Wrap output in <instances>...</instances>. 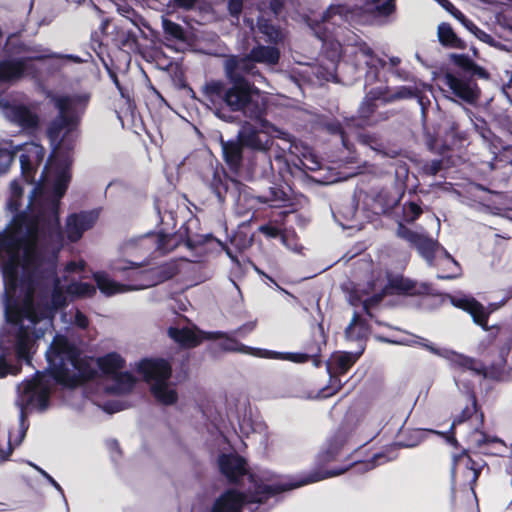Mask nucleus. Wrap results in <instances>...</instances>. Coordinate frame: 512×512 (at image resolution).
Segmentation results:
<instances>
[{
    "instance_id": "1",
    "label": "nucleus",
    "mask_w": 512,
    "mask_h": 512,
    "mask_svg": "<svg viewBox=\"0 0 512 512\" xmlns=\"http://www.w3.org/2000/svg\"><path fill=\"white\" fill-rule=\"evenodd\" d=\"M52 146L39 181L21 211L23 187L10 183L7 208L15 213L0 233V270L4 282L2 303L5 326L0 332V378L17 375L21 367L7 361L13 349L17 360L32 365L36 342L53 328L52 318L66 304L56 277L58 253L64 236L59 220L60 200L70 182L71 159L60 157L71 148L72 130H46Z\"/></svg>"
},
{
    "instance_id": "2",
    "label": "nucleus",
    "mask_w": 512,
    "mask_h": 512,
    "mask_svg": "<svg viewBox=\"0 0 512 512\" xmlns=\"http://www.w3.org/2000/svg\"><path fill=\"white\" fill-rule=\"evenodd\" d=\"M47 368L36 371L32 379L17 386L16 406L19 408V427L14 441L22 442L28 429L26 417L32 412H44L49 406L51 381L75 387L93 377L95 371L80 359L77 347L65 336L55 335L45 352Z\"/></svg>"
},
{
    "instance_id": "3",
    "label": "nucleus",
    "mask_w": 512,
    "mask_h": 512,
    "mask_svg": "<svg viewBox=\"0 0 512 512\" xmlns=\"http://www.w3.org/2000/svg\"><path fill=\"white\" fill-rule=\"evenodd\" d=\"M341 6H330L320 19H308V26L314 35L322 42V47L328 59L326 66L315 68L314 74L318 79L324 81H337V66L341 57L351 63L356 69L367 67L369 71L366 79L370 80L377 76L380 68L385 66V61L377 57L373 50L357 35L347 38L346 43L336 38L338 27L342 21Z\"/></svg>"
},
{
    "instance_id": "4",
    "label": "nucleus",
    "mask_w": 512,
    "mask_h": 512,
    "mask_svg": "<svg viewBox=\"0 0 512 512\" xmlns=\"http://www.w3.org/2000/svg\"><path fill=\"white\" fill-rule=\"evenodd\" d=\"M249 65L247 60H227L225 73L231 85L229 87L223 81L212 80L203 86V93L208 101L215 104L222 101L226 108H218L214 114L226 123H236L241 113L245 118L254 121L261 128H276L265 120V108L257 97L259 89L250 82L243 69Z\"/></svg>"
},
{
    "instance_id": "5",
    "label": "nucleus",
    "mask_w": 512,
    "mask_h": 512,
    "mask_svg": "<svg viewBox=\"0 0 512 512\" xmlns=\"http://www.w3.org/2000/svg\"><path fill=\"white\" fill-rule=\"evenodd\" d=\"M4 52L6 58L0 60V81L9 82L30 74L32 61H43L56 55L41 44L24 43L16 34L7 37Z\"/></svg>"
},
{
    "instance_id": "6",
    "label": "nucleus",
    "mask_w": 512,
    "mask_h": 512,
    "mask_svg": "<svg viewBox=\"0 0 512 512\" xmlns=\"http://www.w3.org/2000/svg\"><path fill=\"white\" fill-rule=\"evenodd\" d=\"M396 234L414 247L429 266L439 268V279H454L461 274L459 263L439 244L423 231H413L399 223Z\"/></svg>"
},
{
    "instance_id": "7",
    "label": "nucleus",
    "mask_w": 512,
    "mask_h": 512,
    "mask_svg": "<svg viewBox=\"0 0 512 512\" xmlns=\"http://www.w3.org/2000/svg\"><path fill=\"white\" fill-rule=\"evenodd\" d=\"M347 468L326 470L324 472L311 473L305 477L290 482H273V474L268 471H262L260 474H249L248 479L252 483L250 488L253 495L250 501L261 503L271 496L280 492L302 487L304 485L315 483L327 478L343 474Z\"/></svg>"
},
{
    "instance_id": "8",
    "label": "nucleus",
    "mask_w": 512,
    "mask_h": 512,
    "mask_svg": "<svg viewBox=\"0 0 512 512\" xmlns=\"http://www.w3.org/2000/svg\"><path fill=\"white\" fill-rule=\"evenodd\" d=\"M139 373L149 383L155 399L163 405L176 403L178 394L170 382L171 365L164 359H143L137 365Z\"/></svg>"
},
{
    "instance_id": "9",
    "label": "nucleus",
    "mask_w": 512,
    "mask_h": 512,
    "mask_svg": "<svg viewBox=\"0 0 512 512\" xmlns=\"http://www.w3.org/2000/svg\"><path fill=\"white\" fill-rule=\"evenodd\" d=\"M46 97L57 110V116L50 128L77 127L90 101V94L86 92L64 95L48 91Z\"/></svg>"
},
{
    "instance_id": "10",
    "label": "nucleus",
    "mask_w": 512,
    "mask_h": 512,
    "mask_svg": "<svg viewBox=\"0 0 512 512\" xmlns=\"http://www.w3.org/2000/svg\"><path fill=\"white\" fill-rule=\"evenodd\" d=\"M377 339L381 342L400 344V345H418L430 353L448 360L455 368H459L463 370V372L469 371L471 374H485L484 366L476 361L475 359L466 357L464 355L458 354L450 349L442 348L436 346L434 343L429 340L419 337L416 335L409 336L407 338L401 340H391L385 337L377 336Z\"/></svg>"
},
{
    "instance_id": "11",
    "label": "nucleus",
    "mask_w": 512,
    "mask_h": 512,
    "mask_svg": "<svg viewBox=\"0 0 512 512\" xmlns=\"http://www.w3.org/2000/svg\"><path fill=\"white\" fill-rule=\"evenodd\" d=\"M139 267L140 264L130 261L115 263L112 266V269L117 272H125L127 270H131L132 274L129 275V277L141 276L144 278L145 282L139 285L120 284L112 280L105 272L102 271L95 272L92 276L100 292L105 296L110 297L128 291L142 290L155 284L153 280H148L150 271H140Z\"/></svg>"
},
{
    "instance_id": "12",
    "label": "nucleus",
    "mask_w": 512,
    "mask_h": 512,
    "mask_svg": "<svg viewBox=\"0 0 512 512\" xmlns=\"http://www.w3.org/2000/svg\"><path fill=\"white\" fill-rule=\"evenodd\" d=\"M97 365L101 372L111 381V384H107L104 387L107 392L125 394L133 388L135 379L129 373L121 372L124 366V359L118 353L111 352L97 358Z\"/></svg>"
},
{
    "instance_id": "13",
    "label": "nucleus",
    "mask_w": 512,
    "mask_h": 512,
    "mask_svg": "<svg viewBox=\"0 0 512 512\" xmlns=\"http://www.w3.org/2000/svg\"><path fill=\"white\" fill-rule=\"evenodd\" d=\"M0 109L4 117L12 124L21 128H38L39 103L28 99L7 100L0 95Z\"/></svg>"
},
{
    "instance_id": "14",
    "label": "nucleus",
    "mask_w": 512,
    "mask_h": 512,
    "mask_svg": "<svg viewBox=\"0 0 512 512\" xmlns=\"http://www.w3.org/2000/svg\"><path fill=\"white\" fill-rule=\"evenodd\" d=\"M443 91L453 100L474 105L480 97V89L471 77L464 73L448 72L442 78Z\"/></svg>"
},
{
    "instance_id": "15",
    "label": "nucleus",
    "mask_w": 512,
    "mask_h": 512,
    "mask_svg": "<svg viewBox=\"0 0 512 512\" xmlns=\"http://www.w3.org/2000/svg\"><path fill=\"white\" fill-rule=\"evenodd\" d=\"M175 246L176 239L174 236L160 232H149L130 239L126 243V250H136L142 254H165L173 250Z\"/></svg>"
},
{
    "instance_id": "16",
    "label": "nucleus",
    "mask_w": 512,
    "mask_h": 512,
    "mask_svg": "<svg viewBox=\"0 0 512 512\" xmlns=\"http://www.w3.org/2000/svg\"><path fill=\"white\" fill-rule=\"evenodd\" d=\"M17 145L19 146L18 151L21 152L19 161L22 179L26 183L32 184L35 182L37 170L44 160L45 149L35 142Z\"/></svg>"
},
{
    "instance_id": "17",
    "label": "nucleus",
    "mask_w": 512,
    "mask_h": 512,
    "mask_svg": "<svg viewBox=\"0 0 512 512\" xmlns=\"http://www.w3.org/2000/svg\"><path fill=\"white\" fill-rule=\"evenodd\" d=\"M169 337L183 348H193L202 343L203 340H213L226 338L227 335L221 331L205 332L195 325L187 327H170L168 329Z\"/></svg>"
},
{
    "instance_id": "18",
    "label": "nucleus",
    "mask_w": 512,
    "mask_h": 512,
    "mask_svg": "<svg viewBox=\"0 0 512 512\" xmlns=\"http://www.w3.org/2000/svg\"><path fill=\"white\" fill-rule=\"evenodd\" d=\"M279 59L280 51L278 48L274 46H264L259 44L253 47L246 57L232 58L231 60L249 61V65L246 67V69H243V72L253 77L257 76L261 81H265V79L257 71H255L254 63H261L268 66H273L279 62Z\"/></svg>"
},
{
    "instance_id": "19",
    "label": "nucleus",
    "mask_w": 512,
    "mask_h": 512,
    "mask_svg": "<svg viewBox=\"0 0 512 512\" xmlns=\"http://www.w3.org/2000/svg\"><path fill=\"white\" fill-rule=\"evenodd\" d=\"M98 219L96 211H82L67 217L65 232L71 242H76L83 236L84 232L91 229Z\"/></svg>"
},
{
    "instance_id": "20",
    "label": "nucleus",
    "mask_w": 512,
    "mask_h": 512,
    "mask_svg": "<svg viewBox=\"0 0 512 512\" xmlns=\"http://www.w3.org/2000/svg\"><path fill=\"white\" fill-rule=\"evenodd\" d=\"M383 100L382 90L380 88L371 89L361 102L358 109V116L353 121L354 128H363L364 126L375 125L378 121L379 115L375 114L377 108L376 101Z\"/></svg>"
},
{
    "instance_id": "21",
    "label": "nucleus",
    "mask_w": 512,
    "mask_h": 512,
    "mask_svg": "<svg viewBox=\"0 0 512 512\" xmlns=\"http://www.w3.org/2000/svg\"><path fill=\"white\" fill-rule=\"evenodd\" d=\"M495 36L507 41L512 40V20H510L505 14H497L495 16L493 34H489L480 28L475 32V37L477 39L492 47H497L499 45V41Z\"/></svg>"
},
{
    "instance_id": "22",
    "label": "nucleus",
    "mask_w": 512,
    "mask_h": 512,
    "mask_svg": "<svg viewBox=\"0 0 512 512\" xmlns=\"http://www.w3.org/2000/svg\"><path fill=\"white\" fill-rule=\"evenodd\" d=\"M450 302L454 307L469 313L475 324L487 330L489 312L481 303L470 296H451Z\"/></svg>"
},
{
    "instance_id": "23",
    "label": "nucleus",
    "mask_w": 512,
    "mask_h": 512,
    "mask_svg": "<svg viewBox=\"0 0 512 512\" xmlns=\"http://www.w3.org/2000/svg\"><path fill=\"white\" fill-rule=\"evenodd\" d=\"M221 473L231 483H236L241 477L248 475L246 461L235 454H222L218 458Z\"/></svg>"
},
{
    "instance_id": "24",
    "label": "nucleus",
    "mask_w": 512,
    "mask_h": 512,
    "mask_svg": "<svg viewBox=\"0 0 512 512\" xmlns=\"http://www.w3.org/2000/svg\"><path fill=\"white\" fill-rule=\"evenodd\" d=\"M247 501L246 494L228 489L214 501L210 512H241Z\"/></svg>"
},
{
    "instance_id": "25",
    "label": "nucleus",
    "mask_w": 512,
    "mask_h": 512,
    "mask_svg": "<svg viewBox=\"0 0 512 512\" xmlns=\"http://www.w3.org/2000/svg\"><path fill=\"white\" fill-rule=\"evenodd\" d=\"M469 442L475 448L481 449L486 454L504 456L506 444L497 437H490L484 432L475 429L469 435Z\"/></svg>"
},
{
    "instance_id": "26",
    "label": "nucleus",
    "mask_w": 512,
    "mask_h": 512,
    "mask_svg": "<svg viewBox=\"0 0 512 512\" xmlns=\"http://www.w3.org/2000/svg\"><path fill=\"white\" fill-rule=\"evenodd\" d=\"M364 347L361 346V350L357 353L345 352L333 357L328 365L330 373V381L335 385V390L340 386V380H337L334 375L345 374L349 368L356 362L359 355L363 352Z\"/></svg>"
},
{
    "instance_id": "27",
    "label": "nucleus",
    "mask_w": 512,
    "mask_h": 512,
    "mask_svg": "<svg viewBox=\"0 0 512 512\" xmlns=\"http://www.w3.org/2000/svg\"><path fill=\"white\" fill-rule=\"evenodd\" d=\"M225 350L235 351L242 354H249L258 358L295 361L291 353L272 351L267 349L252 348L242 343H230L224 347Z\"/></svg>"
},
{
    "instance_id": "28",
    "label": "nucleus",
    "mask_w": 512,
    "mask_h": 512,
    "mask_svg": "<svg viewBox=\"0 0 512 512\" xmlns=\"http://www.w3.org/2000/svg\"><path fill=\"white\" fill-rule=\"evenodd\" d=\"M238 137L244 146L255 150L264 151L271 145L267 130H239Z\"/></svg>"
},
{
    "instance_id": "29",
    "label": "nucleus",
    "mask_w": 512,
    "mask_h": 512,
    "mask_svg": "<svg viewBox=\"0 0 512 512\" xmlns=\"http://www.w3.org/2000/svg\"><path fill=\"white\" fill-rule=\"evenodd\" d=\"M219 139L221 142V148L225 162L232 169H237L240 166L242 160V147L244 146L243 143H241L238 136L236 140L224 141L220 135Z\"/></svg>"
},
{
    "instance_id": "30",
    "label": "nucleus",
    "mask_w": 512,
    "mask_h": 512,
    "mask_svg": "<svg viewBox=\"0 0 512 512\" xmlns=\"http://www.w3.org/2000/svg\"><path fill=\"white\" fill-rule=\"evenodd\" d=\"M257 27L259 32L266 37L267 42L277 45L284 41L285 35L283 31L264 17L258 18Z\"/></svg>"
},
{
    "instance_id": "31",
    "label": "nucleus",
    "mask_w": 512,
    "mask_h": 512,
    "mask_svg": "<svg viewBox=\"0 0 512 512\" xmlns=\"http://www.w3.org/2000/svg\"><path fill=\"white\" fill-rule=\"evenodd\" d=\"M439 42L446 47L462 49L465 47L463 40H461L451 25L448 23H441L437 29Z\"/></svg>"
},
{
    "instance_id": "32",
    "label": "nucleus",
    "mask_w": 512,
    "mask_h": 512,
    "mask_svg": "<svg viewBox=\"0 0 512 512\" xmlns=\"http://www.w3.org/2000/svg\"><path fill=\"white\" fill-rule=\"evenodd\" d=\"M452 58L454 63L463 69L464 73H467L470 76H478L479 78H488V73L485 69L476 65L469 56L464 54H453Z\"/></svg>"
},
{
    "instance_id": "33",
    "label": "nucleus",
    "mask_w": 512,
    "mask_h": 512,
    "mask_svg": "<svg viewBox=\"0 0 512 512\" xmlns=\"http://www.w3.org/2000/svg\"><path fill=\"white\" fill-rule=\"evenodd\" d=\"M18 145L11 140L0 142V174L5 173L10 167L15 154L18 152Z\"/></svg>"
},
{
    "instance_id": "34",
    "label": "nucleus",
    "mask_w": 512,
    "mask_h": 512,
    "mask_svg": "<svg viewBox=\"0 0 512 512\" xmlns=\"http://www.w3.org/2000/svg\"><path fill=\"white\" fill-rule=\"evenodd\" d=\"M60 318L65 329H68L71 326L85 329L89 325L88 318L81 311L74 308L70 309L68 312L62 311Z\"/></svg>"
},
{
    "instance_id": "35",
    "label": "nucleus",
    "mask_w": 512,
    "mask_h": 512,
    "mask_svg": "<svg viewBox=\"0 0 512 512\" xmlns=\"http://www.w3.org/2000/svg\"><path fill=\"white\" fill-rule=\"evenodd\" d=\"M367 334V328L365 324L359 319L357 314H354L350 324L345 330V335L348 340L359 342L361 348L362 341Z\"/></svg>"
},
{
    "instance_id": "36",
    "label": "nucleus",
    "mask_w": 512,
    "mask_h": 512,
    "mask_svg": "<svg viewBox=\"0 0 512 512\" xmlns=\"http://www.w3.org/2000/svg\"><path fill=\"white\" fill-rule=\"evenodd\" d=\"M465 467L463 472L465 482L469 485L473 494H475L474 486L480 476L482 466L475 463L470 457H466L460 460Z\"/></svg>"
},
{
    "instance_id": "37",
    "label": "nucleus",
    "mask_w": 512,
    "mask_h": 512,
    "mask_svg": "<svg viewBox=\"0 0 512 512\" xmlns=\"http://www.w3.org/2000/svg\"><path fill=\"white\" fill-rule=\"evenodd\" d=\"M66 293L75 298H90L96 294V288L90 283L73 281L67 286Z\"/></svg>"
},
{
    "instance_id": "38",
    "label": "nucleus",
    "mask_w": 512,
    "mask_h": 512,
    "mask_svg": "<svg viewBox=\"0 0 512 512\" xmlns=\"http://www.w3.org/2000/svg\"><path fill=\"white\" fill-rule=\"evenodd\" d=\"M419 90L415 86H399L395 90L391 91L388 95H384L382 92L383 101H394L400 99H412L418 97Z\"/></svg>"
},
{
    "instance_id": "39",
    "label": "nucleus",
    "mask_w": 512,
    "mask_h": 512,
    "mask_svg": "<svg viewBox=\"0 0 512 512\" xmlns=\"http://www.w3.org/2000/svg\"><path fill=\"white\" fill-rule=\"evenodd\" d=\"M46 60L49 61V69L51 70V72L60 71L63 68V66L68 62H73V63L84 62V60L77 55L61 54V53H56V55L51 56L50 58H48Z\"/></svg>"
},
{
    "instance_id": "40",
    "label": "nucleus",
    "mask_w": 512,
    "mask_h": 512,
    "mask_svg": "<svg viewBox=\"0 0 512 512\" xmlns=\"http://www.w3.org/2000/svg\"><path fill=\"white\" fill-rule=\"evenodd\" d=\"M297 117L310 124L312 128H341L340 125L324 122L322 116L313 112L300 111Z\"/></svg>"
},
{
    "instance_id": "41",
    "label": "nucleus",
    "mask_w": 512,
    "mask_h": 512,
    "mask_svg": "<svg viewBox=\"0 0 512 512\" xmlns=\"http://www.w3.org/2000/svg\"><path fill=\"white\" fill-rule=\"evenodd\" d=\"M389 288L396 293H412L414 282L403 276H395L389 279Z\"/></svg>"
},
{
    "instance_id": "42",
    "label": "nucleus",
    "mask_w": 512,
    "mask_h": 512,
    "mask_svg": "<svg viewBox=\"0 0 512 512\" xmlns=\"http://www.w3.org/2000/svg\"><path fill=\"white\" fill-rule=\"evenodd\" d=\"M466 393L468 396V399L471 401V406H466L460 415L455 417L453 420L450 429H453L456 425L461 424L466 419H468L475 411H476V398L474 394L471 392L469 387H466Z\"/></svg>"
},
{
    "instance_id": "43",
    "label": "nucleus",
    "mask_w": 512,
    "mask_h": 512,
    "mask_svg": "<svg viewBox=\"0 0 512 512\" xmlns=\"http://www.w3.org/2000/svg\"><path fill=\"white\" fill-rule=\"evenodd\" d=\"M373 10L380 16H389L395 11L394 0H368Z\"/></svg>"
},
{
    "instance_id": "44",
    "label": "nucleus",
    "mask_w": 512,
    "mask_h": 512,
    "mask_svg": "<svg viewBox=\"0 0 512 512\" xmlns=\"http://www.w3.org/2000/svg\"><path fill=\"white\" fill-rule=\"evenodd\" d=\"M11 437V432L0 431V463L6 461L12 453Z\"/></svg>"
},
{
    "instance_id": "45",
    "label": "nucleus",
    "mask_w": 512,
    "mask_h": 512,
    "mask_svg": "<svg viewBox=\"0 0 512 512\" xmlns=\"http://www.w3.org/2000/svg\"><path fill=\"white\" fill-rule=\"evenodd\" d=\"M463 112L470 120L473 128H484V125H486V122L481 115V110L478 107L463 108Z\"/></svg>"
},
{
    "instance_id": "46",
    "label": "nucleus",
    "mask_w": 512,
    "mask_h": 512,
    "mask_svg": "<svg viewBox=\"0 0 512 512\" xmlns=\"http://www.w3.org/2000/svg\"><path fill=\"white\" fill-rule=\"evenodd\" d=\"M422 213V209L414 202L403 205V219L408 223L414 222Z\"/></svg>"
},
{
    "instance_id": "47",
    "label": "nucleus",
    "mask_w": 512,
    "mask_h": 512,
    "mask_svg": "<svg viewBox=\"0 0 512 512\" xmlns=\"http://www.w3.org/2000/svg\"><path fill=\"white\" fill-rule=\"evenodd\" d=\"M117 11L118 13L131 21L134 25L138 24V21L140 20V16L137 14V12L127 3H121L117 4Z\"/></svg>"
},
{
    "instance_id": "48",
    "label": "nucleus",
    "mask_w": 512,
    "mask_h": 512,
    "mask_svg": "<svg viewBox=\"0 0 512 512\" xmlns=\"http://www.w3.org/2000/svg\"><path fill=\"white\" fill-rule=\"evenodd\" d=\"M162 26L165 31V33L175 37L179 38L182 34V28L180 25L172 22L171 20H168L166 18L162 19Z\"/></svg>"
},
{
    "instance_id": "49",
    "label": "nucleus",
    "mask_w": 512,
    "mask_h": 512,
    "mask_svg": "<svg viewBox=\"0 0 512 512\" xmlns=\"http://www.w3.org/2000/svg\"><path fill=\"white\" fill-rule=\"evenodd\" d=\"M281 199V192L277 189H270L267 194L255 197L260 203L270 204Z\"/></svg>"
},
{
    "instance_id": "50",
    "label": "nucleus",
    "mask_w": 512,
    "mask_h": 512,
    "mask_svg": "<svg viewBox=\"0 0 512 512\" xmlns=\"http://www.w3.org/2000/svg\"><path fill=\"white\" fill-rule=\"evenodd\" d=\"M243 2H244V0H229L228 1L229 14L233 18H236L237 20L239 19V16L242 12Z\"/></svg>"
},
{
    "instance_id": "51",
    "label": "nucleus",
    "mask_w": 512,
    "mask_h": 512,
    "mask_svg": "<svg viewBox=\"0 0 512 512\" xmlns=\"http://www.w3.org/2000/svg\"><path fill=\"white\" fill-rule=\"evenodd\" d=\"M359 141L363 145L369 146L372 150H375L377 152H383L381 149V144H379L376 140L372 139L370 136L366 134H361L359 136Z\"/></svg>"
},
{
    "instance_id": "52",
    "label": "nucleus",
    "mask_w": 512,
    "mask_h": 512,
    "mask_svg": "<svg viewBox=\"0 0 512 512\" xmlns=\"http://www.w3.org/2000/svg\"><path fill=\"white\" fill-rule=\"evenodd\" d=\"M270 10L275 17H279L284 8V0H270Z\"/></svg>"
},
{
    "instance_id": "53",
    "label": "nucleus",
    "mask_w": 512,
    "mask_h": 512,
    "mask_svg": "<svg viewBox=\"0 0 512 512\" xmlns=\"http://www.w3.org/2000/svg\"><path fill=\"white\" fill-rule=\"evenodd\" d=\"M442 168V161L433 160L430 164L425 166V171L430 175H436Z\"/></svg>"
},
{
    "instance_id": "54",
    "label": "nucleus",
    "mask_w": 512,
    "mask_h": 512,
    "mask_svg": "<svg viewBox=\"0 0 512 512\" xmlns=\"http://www.w3.org/2000/svg\"><path fill=\"white\" fill-rule=\"evenodd\" d=\"M85 268V262L84 261H71L67 263L65 270L69 273L76 272V271H82Z\"/></svg>"
},
{
    "instance_id": "55",
    "label": "nucleus",
    "mask_w": 512,
    "mask_h": 512,
    "mask_svg": "<svg viewBox=\"0 0 512 512\" xmlns=\"http://www.w3.org/2000/svg\"><path fill=\"white\" fill-rule=\"evenodd\" d=\"M46 480L59 492L62 500L65 503L66 508L68 509L67 499L65 497L64 491H63L62 487L60 486V484L50 474L48 477H46Z\"/></svg>"
},
{
    "instance_id": "56",
    "label": "nucleus",
    "mask_w": 512,
    "mask_h": 512,
    "mask_svg": "<svg viewBox=\"0 0 512 512\" xmlns=\"http://www.w3.org/2000/svg\"><path fill=\"white\" fill-rule=\"evenodd\" d=\"M259 230L270 238H276L280 233L278 228L269 225L261 226Z\"/></svg>"
},
{
    "instance_id": "57",
    "label": "nucleus",
    "mask_w": 512,
    "mask_h": 512,
    "mask_svg": "<svg viewBox=\"0 0 512 512\" xmlns=\"http://www.w3.org/2000/svg\"><path fill=\"white\" fill-rule=\"evenodd\" d=\"M151 142L159 145L162 142L161 130H144Z\"/></svg>"
},
{
    "instance_id": "58",
    "label": "nucleus",
    "mask_w": 512,
    "mask_h": 512,
    "mask_svg": "<svg viewBox=\"0 0 512 512\" xmlns=\"http://www.w3.org/2000/svg\"><path fill=\"white\" fill-rule=\"evenodd\" d=\"M255 328L254 322H249L239 327L234 333L237 335H245L250 333Z\"/></svg>"
},
{
    "instance_id": "59",
    "label": "nucleus",
    "mask_w": 512,
    "mask_h": 512,
    "mask_svg": "<svg viewBox=\"0 0 512 512\" xmlns=\"http://www.w3.org/2000/svg\"><path fill=\"white\" fill-rule=\"evenodd\" d=\"M122 409H123V406L119 402L107 403L104 406V410L107 411L108 413H115V412H118V411H120Z\"/></svg>"
},
{
    "instance_id": "60",
    "label": "nucleus",
    "mask_w": 512,
    "mask_h": 512,
    "mask_svg": "<svg viewBox=\"0 0 512 512\" xmlns=\"http://www.w3.org/2000/svg\"><path fill=\"white\" fill-rule=\"evenodd\" d=\"M110 77H111V79H112L113 83L116 85L117 89L119 90V92H120L121 96H122L123 98L128 97V91H127L126 89H124V88L120 85V83H119V80H118L117 76H116L114 73H110Z\"/></svg>"
},
{
    "instance_id": "61",
    "label": "nucleus",
    "mask_w": 512,
    "mask_h": 512,
    "mask_svg": "<svg viewBox=\"0 0 512 512\" xmlns=\"http://www.w3.org/2000/svg\"><path fill=\"white\" fill-rule=\"evenodd\" d=\"M440 5L447 10L450 14L456 9V7L449 0H438Z\"/></svg>"
},
{
    "instance_id": "62",
    "label": "nucleus",
    "mask_w": 512,
    "mask_h": 512,
    "mask_svg": "<svg viewBox=\"0 0 512 512\" xmlns=\"http://www.w3.org/2000/svg\"><path fill=\"white\" fill-rule=\"evenodd\" d=\"M375 463H372V462H364V463H361L359 466H358V470L360 471H368L372 468L375 467Z\"/></svg>"
},
{
    "instance_id": "63",
    "label": "nucleus",
    "mask_w": 512,
    "mask_h": 512,
    "mask_svg": "<svg viewBox=\"0 0 512 512\" xmlns=\"http://www.w3.org/2000/svg\"><path fill=\"white\" fill-rule=\"evenodd\" d=\"M308 160H311V166H308L309 169L311 170H317L320 168V163L313 157L311 156L310 158H307Z\"/></svg>"
},
{
    "instance_id": "64",
    "label": "nucleus",
    "mask_w": 512,
    "mask_h": 512,
    "mask_svg": "<svg viewBox=\"0 0 512 512\" xmlns=\"http://www.w3.org/2000/svg\"><path fill=\"white\" fill-rule=\"evenodd\" d=\"M455 19H457L459 22L461 21V19L463 17H465V15L459 10V9H455L452 14H451Z\"/></svg>"
}]
</instances>
